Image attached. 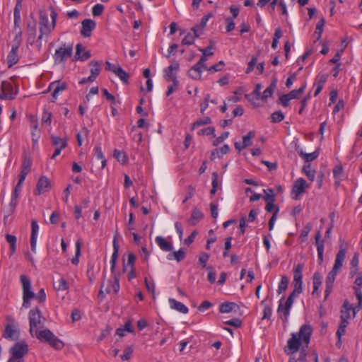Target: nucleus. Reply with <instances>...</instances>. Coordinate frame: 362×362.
<instances>
[{
  "label": "nucleus",
  "mask_w": 362,
  "mask_h": 362,
  "mask_svg": "<svg viewBox=\"0 0 362 362\" xmlns=\"http://www.w3.org/2000/svg\"><path fill=\"white\" fill-rule=\"evenodd\" d=\"M5 238L10 246L9 256L11 257L16 251L17 238L15 235L6 234Z\"/></svg>",
  "instance_id": "7c9ffc66"
},
{
  "label": "nucleus",
  "mask_w": 362,
  "mask_h": 362,
  "mask_svg": "<svg viewBox=\"0 0 362 362\" xmlns=\"http://www.w3.org/2000/svg\"><path fill=\"white\" fill-rule=\"evenodd\" d=\"M313 226L310 223H307L302 229L299 236L300 242H304L307 239L309 233L312 230Z\"/></svg>",
  "instance_id": "37998d69"
},
{
  "label": "nucleus",
  "mask_w": 362,
  "mask_h": 362,
  "mask_svg": "<svg viewBox=\"0 0 362 362\" xmlns=\"http://www.w3.org/2000/svg\"><path fill=\"white\" fill-rule=\"evenodd\" d=\"M288 282H289V280H288V277H286V276H281V281L279 284L278 290H277V292L279 294L282 293L287 289Z\"/></svg>",
  "instance_id": "a18cd8bd"
},
{
  "label": "nucleus",
  "mask_w": 362,
  "mask_h": 362,
  "mask_svg": "<svg viewBox=\"0 0 362 362\" xmlns=\"http://www.w3.org/2000/svg\"><path fill=\"white\" fill-rule=\"evenodd\" d=\"M255 136V132L254 131H250L247 135L244 136L243 138V147H248L252 145V139Z\"/></svg>",
  "instance_id": "3c124183"
},
{
  "label": "nucleus",
  "mask_w": 362,
  "mask_h": 362,
  "mask_svg": "<svg viewBox=\"0 0 362 362\" xmlns=\"http://www.w3.org/2000/svg\"><path fill=\"white\" fill-rule=\"evenodd\" d=\"M32 166V160L31 158L25 156L23 158V160L21 165V170L19 174V179L21 180V182H24L27 175L30 173V168Z\"/></svg>",
  "instance_id": "6ab92c4d"
},
{
  "label": "nucleus",
  "mask_w": 362,
  "mask_h": 362,
  "mask_svg": "<svg viewBox=\"0 0 362 362\" xmlns=\"http://www.w3.org/2000/svg\"><path fill=\"white\" fill-rule=\"evenodd\" d=\"M272 308L269 305H266L263 310L262 320H264V319L269 320L272 317Z\"/></svg>",
  "instance_id": "774afa93"
},
{
  "label": "nucleus",
  "mask_w": 362,
  "mask_h": 362,
  "mask_svg": "<svg viewBox=\"0 0 362 362\" xmlns=\"http://www.w3.org/2000/svg\"><path fill=\"white\" fill-rule=\"evenodd\" d=\"M51 140L55 148L59 147L60 148H64L67 146L66 138H60L59 136L52 135Z\"/></svg>",
  "instance_id": "f704fd0d"
},
{
  "label": "nucleus",
  "mask_w": 362,
  "mask_h": 362,
  "mask_svg": "<svg viewBox=\"0 0 362 362\" xmlns=\"http://www.w3.org/2000/svg\"><path fill=\"white\" fill-rule=\"evenodd\" d=\"M115 158L121 163L124 164L127 162L128 158L124 152L115 149L114 151Z\"/></svg>",
  "instance_id": "de8ad7c7"
},
{
  "label": "nucleus",
  "mask_w": 362,
  "mask_h": 362,
  "mask_svg": "<svg viewBox=\"0 0 362 362\" xmlns=\"http://www.w3.org/2000/svg\"><path fill=\"white\" fill-rule=\"evenodd\" d=\"M22 284V307L27 309L30 307L31 300L36 298L39 303H44L46 300V293L44 288H41L37 294L32 290L31 281L29 278L23 274L20 276Z\"/></svg>",
  "instance_id": "f03ea898"
},
{
  "label": "nucleus",
  "mask_w": 362,
  "mask_h": 362,
  "mask_svg": "<svg viewBox=\"0 0 362 362\" xmlns=\"http://www.w3.org/2000/svg\"><path fill=\"white\" fill-rule=\"evenodd\" d=\"M135 259V255L133 253H129L127 256V263L124 265V270L126 269L127 267H134Z\"/></svg>",
  "instance_id": "0e129e2a"
},
{
  "label": "nucleus",
  "mask_w": 362,
  "mask_h": 362,
  "mask_svg": "<svg viewBox=\"0 0 362 362\" xmlns=\"http://www.w3.org/2000/svg\"><path fill=\"white\" fill-rule=\"evenodd\" d=\"M28 352V346L25 341L16 342L10 349L11 356L7 362H16L22 358Z\"/></svg>",
  "instance_id": "6e6552de"
},
{
  "label": "nucleus",
  "mask_w": 362,
  "mask_h": 362,
  "mask_svg": "<svg viewBox=\"0 0 362 362\" xmlns=\"http://www.w3.org/2000/svg\"><path fill=\"white\" fill-rule=\"evenodd\" d=\"M266 195L264 196V199L267 202V203L269 202H274V191L272 189H268V190H264Z\"/></svg>",
  "instance_id": "e2e57ef3"
},
{
  "label": "nucleus",
  "mask_w": 362,
  "mask_h": 362,
  "mask_svg": "<svg viewBox=\"0 0 362 362\" xmlns=\"http://www.w3.org/2000/svg\"><path fill=\"white\" fill-rule=\"evenodd\" d=\"M17 204H18V197L11 196L10 203H9L8 206L6 211V214L5 216V218L8 217L10 215H11L14 212Z\"/></svg>",
  "instance_id": "a19ab883"
},
{
  "label": "nucleus",
  "mask_w": 362,
  "mask_h": 362,
  "mask_svg": "<svg viewBox=\"0 0 362 362\" xmlns=\"http://www.w3.org/2000/svg\"><path fill=\"white\" fill-rule=\"evenodd\" d=\"M81 244L79 240L76 243V254L75 257L71 259V263L77 265L79 262V256L81 255Z\"/></svg>",
  "instance_id": "6e6d98bb"
},
{
  "label": "nucleus",
  "mask_w": 362,
  "mask_h": 362,
  "mask_svg": "<svg viewBox=\"0 0 362 362\" xmlns=\"http://www.w3.org/2000/svg\"><path fill=\"white\" fill-rule=\"evenodd\" d=\"M236 307L237 305L235 303L226 302L221 304L219 310L222 313H228L233 310Z\"/></svg>",
  "instance_id": "ea45409f"
},
{
  "label": "nucleus",
  "mask_w": 362,
  "mask_h": 362,
  "mask_svg": "<svg viewBox=\"0 0 362 362\" xmlns=\"http://www.w3.org/2000/svg\"><path fill=\"white\" fill-rule=\"evenodd\" d=\"M230 150L229 146L227 144H224L223 146H221L219 148H216L215 151L212 152L211 153V158H216V153L217 154V156L218 158L222 157L223 155L228 153Z\"/></svg>",
  "instance_id": "79ce46f5"
},
{
  "label": "nucleus",
  "mask_w": 362,
  "mask_h": 362,
  "mask_svg": "<svg viewBox=\"0 0 362 362\" xmlns=\"http://www.w3.org/2000/svg\"><path fill=\"white\" fill-rule=\"evenodd\" d=\"M39 231V226L35 220L31 221L30 247L33 252H36L37 239Z\"/></svg>",
  "instance_id": "aec40b11"
},
{
  "label": "nucleus",
  "mask_w": 362,
  "mask_h": 362,
  "mask_svg": "<svg viewBox=\"0 0 362 362\" xmlns=\"http://www.w3.org/2000/svg\"><path fill=\"white\" fill-rule=\"evenodd\" d=\"M180 68V64L177 61H173L169 66L164 69V78L168 81H173L175 86L179 85V81L177 78L176 72Z\"/></svg>",
  "instance_id": "ddd939ff"
},
{
  "label": "nucleus",
  "mask_w": 362,
  "mask_h": 362,
  "mask_svg": "<svg viewBox=\"0 0 362 362\" xmlns=\"http://www.w3.org/2000/svg\"><path fill=\"white\" fill-rule=\"evenodd\" d=\"M155 241L160 249L165 252H170L173 250V245L172 243L166 240L163 236H157L155 238Z\"/></svg>",
  "instance_id": "393cba45"
},
{
  "label": "nucleus",
  "mask_w": 362,
  "mask_h": 362,
  "mask_svg": "<svg viewBox=\"0 0 362 362\" xmlns=\"http://www.w3.org/2000/svg\"><path fill=\"white\" fill-rule=\"evenodd\" d=\"M276 87V81H274L271 84L264 90L261 96V100H267L269 98L272 97L274 90Z\"/></svg>",
  "instance_id": "473e14b6"
},
{
  "label": "nucleus",
  "mask_w": 362,
  "mask_h": 362,
  "mask_svg": "<svg viewBox=\"0 0 362 362\" xmlns=\"http://www.w3.org/2000/svg\"><path fill=\"white\" fill-rule=\"evenodd\" d=\"M18 94V88L13 87V84L7 81H4L1 83L0 91V99L13 100Z\"/></svg>",
  "instance_id": "1a4fd4ad"
},
{
  "label": "nucleus",
  "mask_w": 362,
  "mask_h": 362,
  "mask_svg": "<svg viewBox=\"0 0 362 362\" xmlns=\"http://www.w3.org/2000/svg\"><path fill=\"white\" fill-rule=\"evenodd\" d=\"M322 276L320 273L315 272L313 276V291L312 294H318V290L322 284Z\"/></svg>",
  "instance_id": "2f4dec72"
},
{
  "label": "nucleus",
  "mask_w": 362,
  "mask_h": 362,
  "mask_svg": "<svg viewBox=\"0 0 362 362\" xmlns=\"http://www.w3.org/2000/svg\"><path fill=\"white\" fill-rule=\"evenodd\" d=\"M89 130L87 127H83L80 132L76 134V139L78 146H81L83 144V137H88L89 135Z\"/></svg>",
  "instance_id": "49530a36"
},
{
  "label": "nucleus",
  "mask_w": 362,
  "mask_h": 362,
  "mask_svg": "<svg viewBox=\"0 0 362 362\" xmlns=\"http://www.w3.org/2000/svg\"><path fill=\"white\" fill-rule=\"evenodd\" d=\"M104 10V6L100 4H95L92 9V13L94 16H100Z\"/></svg>",
  "instance_id": "052dcab7"
},
{
  "label": "nucleus",
  "mask_w": 362,
  "mask_h": 362,
  "mask_svg": "<svg viewBox=\"0 0 362 362\" xmlns=\"http://www.w3.org/2000/svg\"><path fill=\"white\" fill-rule=\"evenodd\" d=\"M305 88V85H303L298 89H294L291 90L289 93H288V95L291 100L299 98L300 94H302L304 92Z\"/></svg>",
  "instance_id": "4d7b16f0"
},
{
  "label": "nucleus",
  "mask_w": 362,
  "mask_h": 362,
  "mask_svg": "<svg viewBox=\"0 0 362 362\" xmlns=\"http://www.w3.org/2000/svg\"><path fill=\"white\" fill-rule=\"evenodd\" d=\"M284 298H281L279 300V305L278 307L277 312L280 315V317L284 322H287L290 315V310L292 307V304L285 301L283 303Z\"/></svg>",
  "instance_id": "dca6fc26"
},
{
  "label": "nucleus",
  "mask_w": 362,
  "mask_h": 362,
  "mask_svg": "<svg viewBox=\"0 0 362 362\" xmlns=\"http://www.w3.org/2000/svg\"><path fill=\"white\" fill-rule=\"evenodd\" d=\"M19 331L18 329L13 325H7L5 327V329L3 332V337L9 340H16L18 338Z\"/></svg>",
  "instance_id": "412c9836"
},
{
  "label": "nucleus",
  "mask_w": 362,
  "mask_h": 362,
  "mask_svg": "<svg viewBox=\"0 0 362 362\" xmlns=\"http://www.w3.org/2000/svg\"><path fill=\"white\" fill-rule=\"evenodd\" d=\"M125 84L129 83V75L121 67L115 74Z\"/></svg>",
  "instance_id": "09e8293b"
},
{
  "label": "nucleus",
  "mask_w": 362,
  "mask_h": 362,
  "mask_svg": "<svg viewBox=\"0 0 362 362\" xmlns=\"http://www.w3.org/2000/svg\"><path fill=\"white\" fill-rule=\"evenodd\" d=\"M303 264H298L293 270V286L296 291H303Z\"/></svg>",
  "instance_id": "4468645a"
},
{
  "label": "nucleus",
  "mask_w": 362,
  "mask_h": 362,
  "mask_svg": "<svg viewBox=\"0 0 362 362\" xmlns=\"http://www.w3.org/2000/svg\"><path fill=\"white\" fill-rule=\"evenodd\" d=\"M229 136V132H225L222 133L218 137H217L214 141V146H218L221 143H222L225 139H226Z\"/></svg>",
  "instance_id": "680f3d73"
},
{
  "label": "nucleus",
  "mask_w": 362,
  "mask_h": 362,
  "mask_svg": "<svg viewBox=\"0 0 362 362\" xmlns=\"http://www.w3.org/2000/svg\"><path fill=\"white\" fill-rule=\"evenodd\" d=\"M30 127L31 130L32 141L34 144H37L40 138L41 132L38 127V119L35 116H30Z\"/></svg>",
  "instance_id": "2eb2a0df"
},
{
  "label": "nucleus",
  "mask_w": 362,
  "mask_h": 362,
  "mask_svg": "<svg viewBox=\"0 0 362 362\" xmlns=\"http://www.w3.org/2000/svg\"><path fill=\"white\" fill-rule=\"evenodd\" d=\"M96 23L91 19H85L81 23V34L85 37L91 35L93 30L95 28Z\"/></svg>",
  "instance_id": "f3484780"
},
{
  "label": "nucleus",
  "mask_w": 362,
  "mask_h": 362,
  "mask_svg": "<svg viewBox=\"0 0 362 362\" xmlns=\"http://www.w3.org/2000/svg\"><path fill=\"white\" fill-rule=\"evenodd\" d=\"M185 257V252L183 249L180 248L179 250L169 253L167 255L168 260L175 259L177 262H180Z\"/></svg>",
  "instance_id": "72a5a7b5"
},
{
  "label": "nucleus",
  "mask_w": 362,
  "mask_h": 362,
  "mask_svg": "<svg viewBox=\"0 0 362 362\" xmlns=\"http://www.w3.org/2000/svg\"><path fill=\"white\" fill-rule=\"evenodd\" d=\"M36 34L37 30L35 25L28 28V36L27 40L28 43L33 45L35 42Z\"/></svg>",
  "instance_id": "5fc2aeb1"
},
{
  "label": "nucleus",
  "mask_w": 362,
  "mask_h": 362,
  "mask_svg": "<svg viewBox=\"0 0 362 362\" xmlns=\"http://www.w3.org/2000/svg\"><path fill=\"white\" fill-rule=\"evenodd\" d=\"M73 52V45H65L58 47L53 55V58L55 64L64 63L72 54Z\"/></svg>",
  "instance_id": "0eeeda50"
},
{
  "label": "nucleus",
  "mask_w": 362,
  "mask_h": 362,
  "mask_svg": "<svg viewBox=\"0 0 362 362\" xmlns=\"http://www.w3.org/2000/svg\"><path fill=\"white\" fill-rule=\"evenodd\" d=\"M170 306L172 309H174L181 313L187 314L188 313V308L182 303L176 300L174 298L169 299Z\"/></svg>",
  "instance_id": "bb28decb"
},
{
  "label": "nucleus",
  "mask_w": 362,
  "mask_h": 362,
  "mask_svg": "<svg viewBox=\"0 0 362 362\" xmlns=\"http://www.w3.org/2000/svg\"><path fill=\"white\" fill-rule=\"evenodd\" d=\"M90 66V75L89 79L95 81L101 71V64L99 62L92 61L89 63Z\"/></svg>",
  "instance_id": "c85d7f7f"
},
{
  "label": "nucleus",
  "mask_w": 362,
  "mask_h": 362,
  "mask_svg": "<svg viewBox=\"0 0 362 362\" xmlns=\"http://www.w3.org/2000/svg\"><path fill=\"white\" fill-rule=\"evenodd\" d=\"M203 216V213L199 209L195 207L192 211V215L190 218L188 220V223L192 226L196 225L202 219Z\"/></svg>",
  "instance_id": "c756f323"
},
{
  "label": "nucleus",
  "mask_w": 362,
  "mask_h": 362,
  "mask_svg": "<svg viewBox=\"0 0 362 362\" xmlns=\"http://www.w3.org/2000/svg\"><path fill=\"white\" fill-rule=\"evenodd\" d=\"M207 58L205 56H202L200 59L196 63L189 71V76L194 79L199 80L201 78L202 73L207 69L206 62Z\"/></svg>",
  "instance_id": "9d476101"
},
{
  "label": "nucleus",
  "mask_w": 362,
  "mask_h": 362,
  "mask_svg": "<svg viewBox=\"0 0 362 362\" xmlns=\"http://www.w3.org/2000/svg\"><path fill=\"white\" fill-rule=\"evenodd\" d=\"M321 232L319 230L315 235V245L317 246V257L320 264L323 262L324 240L321 239Z\"/></svg>",
  "instance_id": "5701e85b"
},
{
  "label": "nucleus",
  "mask_w": 362,
  "mask_h": 362,
  "mask_svg": "<svg viewBox=\"0 0 362 362\" xmlns=\"http://www.w3.org/2000/svg\"><path fill=\"white\" fill-rule=\"evenodd\" d=\"M51 185L49 179L45 176L40 177L36 187V194L40 195L49 191Z\"/></svg>",
  "instance_id": "a211bd4d"
},
{
  "label": "nucleus",
  "mask_w": 362,
  "mask_h": 362,
  "mask_svg": "<svg viewBox=\"0 0 362 362\" xmlns=\"http://www.w3.org/2000/svg\"><path fill=\"white\" fill-rule=\"evenodd\" d=\"M91 54L90 51L86 50L85 47L81 44H78L76 46L75 59L86 61L90 57Z\"/></svg>",
  "instance_id": "4be33fe9"
},
{
  "label": "nucleus",
  "mask_w": 362,
  "mask_h": 362,
  "mask_svg": "<svg viewBox=\"0 0 362 362\" xmlns=\"http://www.w3.org/2000/svg\"><path fill=\"white\" fill-rule=\"evenodd\" d=\"M211 123V119L209 117H204L195 121L192 124V128L194 129L198 127L204 126Z\"/></svg>",
  "instance_id": "864d4df0"
},
{
  "label": "nucleus",
  "mask_w": 362,
  "mask_h": 362,
  "mask_svg": "<svg viewBox=\"0 0 362 362\" xmlns=\"http://www.w3.org/2000/svg\"><path fill=\"white\" fill-rule=\"evenodd\" d=\"M18 46H12L11 51L7 56V64L8 67H11L16 64L19 60L18 56Z\"/></svg>",
  "instance_id": "a878e982"
},
{
  "label": "nucleus",
  "mask_w": 362,
  "mask_h": 362,
  "mask_svg": "<svg viewBox=\"0 0 362 362\" xmlns=\"http://www.w3.org/2000/svg\"><path fill=\"white\" fill-rule=\"evenodd\" d=\"M119 276V273L114 274V275H112L113 280H109L105 288L104 284L101 286L100 294H103L104 291L106 293H117L120 288Z\"/></svg>",
  "instance_id": "9b49d317"
},
{
  "label": "nucleus",
  "mask_w": 362,
  "mask_h": 362,
  "mask_svg": "<svg viewBox=\"0 0 362 362\" xmlns=\"http://www.w3.org/2000/svg\"><path fill=\"white\" fill-rule=\"evenodd\" d=\"M196 38V36L192 32H189L182 40V45H191L194 42Z\"/></svg>",
  "instance_id": "8fccbe9b"
},
{
  "label": "nucleus",
  "mask_w": 362,
  "mask_h": 362,
  "mask_svg": "<svg viewBox=\"0 0 362 362\" xmlns=\"http://www.w3.org/2000/svg\"><path fill=\"white\" fill-rule=\"evenodd\" d=\"M348 325V320L341 319V322L337 332V335L339 339L346 333V328L347 327Z\"/></svg>",
  "instance_id": "c03bdc74"
},
{
  "label": "nucleus",
  "mask_w": 362,
  "mask_h": 362,
  "mask_svg": "<svg viewBox=\"0 0 362 362\" xmlns=\"http://www.w3.org/2000/svg\"><path fill=\"white\" fill-rule=\"evenodd\" d=\"M351 310V307L349 305V301L348 300H345L344 304H343L342 308L341 310L340 318L349 320V319L351 317V315H350Z\"/></svg>",
  "instance_id": "e433bc0d"
},
{
  "label": "nucleus",
  "mask_w": 362,
  "mask_h": 362,
  "mask_svg": "<svg viewBox=\"0 0 362 362\" xmlns=\"http://www.w3.org/2000/svg\"><path fill=\"white\" fill-rule=\"evenodd\" d=\"M309 187L306 180L302 177L297 179L293 185L291 195L293 199L298 200L300 196L305 192V189Z\"/></svg>",
  "instance_id": "f8f14e48"
},
{
  "label": "nucleus",
  "mask_w": 362,
  "mask_h": 362,
  "mask_svg": "<svg viewBox=\"0 0 362 362\" xmlns=\"http://www.w3.org/2000/svg\"><path fill=\"white\" fill-rule=\"evenodd\" d=\"M54 288L56 291H64L69 289L67 281L64 278H60L54 283Z\"/></svg>",
  "instance_id": "c9c22d12"
},
{
  "label": "nucleus",
  "mask_w": 362,
  "mask_h": 362,
  "mask_svg": "<svg viewBox=\"0 0 362 362\" xmlns=\"http://www.w3.org/2000/svg\"><path fill=\"white\" fill-rule=\"evenodd\" d=\"M45 318L42 316V314L38 307H35L31 309L29 312V323H30V332L32 336H34V332L36 333V330L40 331Z\"/></svg>",
  "instance_id": "423d86ee"
},
{
  "label": "nucleus",
  "mask_w": 362,
  "mask_h": 362,
  "mask_svg": "<svg viewBox=\"0 0 362 362\" xmlns=\"http://www.w3.org/2000/svg\"><path fill=\"white\" fill-rule=\"evenodd\" d=\"M303 172L305 174L310 181L313 182L315 180V170L312 168L310 163L303 166Z\"/></svg>",
  "instance_id": "58836bf2"
},
{
  "label": "nucleus",
  "mask_w": 362,
  "mask_h": 362,
  "mask_svg": "<svg viewBox=\"0 0 362 362\" xmlns=\"http://www.w3.org/2000/svg\"><path fill=\"white\" fill-rule=\"evenodd\" d=\"M312 334V327L308 324L303 325L298 332L291 334L284 347V352L287 355H293L300 350L307 349Z\"/></svg>",
  "instance_id": "f257e3e1"
},
{
  "label": "nucleus",
  "mask_w": 362,
  "mask_h": 362,
  "mask_svg": "<svg viewBox=\"0 0 362 362\" xmlns=\"http://www.w3.org/2000/svg\"><path fill=\"white\" fill-rule=\"evenodd\" d=\"M34 336L40 341L47 343L52 347L57 350L62 349L64 346L63 341L48 329L40 331L36 330V333L34 334Z\"/></svg>",
  "instance_id": "39448f33"
},
{
  "label": "nucleus",
  "mask_w": 362,
  "mask_h": 362,
  "mask_svg": "<svg viewBox=\"0 0 362 362\" xmlns=\"http://www.w3.org/2000/svg\"><path fill=\"white\" fill-rule=\"evenodd\" d=\"M52 112L44 110L42 115V123L47 125H50L52 123Z\"/></svg>",
  "instance_id": "13d9d810"
},
{
  "label": "nucleus",
  "mask_w": 362,
  "mask_h": 362,
  "mask_svg": "<svg viewBox=\"0 0 362 362\" xmlns=\"http://www.w3.org/2000/svg\"><path fill=\"white\" fill-rule=\"evenodd\" d=\"M50 17L52 23H49V18L47 14L40 13V32L37 40H36L37 46L40 49L42 46L41 40L44 35H48L55 28L57 13L54 8L50 9Z\"/></svg>",
  "instance_id": "20e7f679"
},
{
  "label": "nucleus",
  "mask_w": 362,
  "mask_h": 362,
  "mask_svg": "<svg viewBox=\"0 0 362 362\" xmlns=\"http://www.w3.org/2000/svg\"><path fill=\"white\" fill-rule=\"evenodd\" d=\"M298 153L300 156H301L304 159V160L308 163L315 160L319 156V152L317 151H315L314 152L310 153H304L303 150H300L298 151Z\"/></svg>",
  "instance_id": "4c0bfd02"
},
{
  "label": "nucleus",
  "mask_w": 362,
  "mask_h": 362,
  "mask_svg": "<svg viewBox=\"0 0 362 362\" xmlns=\"http://www.w3.org/2000/svg\"><path fill=\"white\" fill-rule=\"evenodd\" d=\"M325 21L324 19H321L318 21L317 25H316V28H315V34L317 35V40H320L321 36H322V33L323 32V28H324V25H325Z\"/></svg>",
  "instance_id": "bf43d9fd"
},
{
  "label": "nucleus",
  "mask_w": 362,
  "mask_h": 362,
  "mask_svg": "<svg viewBox=\"0 0 362 362\" xmlns=\"http://www.w3.org/2000/svg\"><path fill=\"white\" fill-rule=\"evenodd\" d=\"M284 117V114L281 110L275 111L271 115L272 122L274 123H278L283 121Z\"/></svg>",
  "instance_id": "603ef678"
},
{
  "label": "nucleus",
  "mask_w": 362,
  "mask_h": 362,
  "mask_svg": "<svg viewBox=\"0 0 362 362\" xmlns=\"http://www.w3.org/2000/svg\"><path fill=\"white\" fill-rule=\"evenodd\" d=\"M327 79V76L325 74H322L321 76H317L316 78V81L314 83V87H315V90L314 93V96L316 97L322 90L326 81Z\"/></svg>",
  "instance_id": "cd10ccee"
},
{
  "label": "nucleus",
  "mask_w": 362,
  "mask_h": 362,
  "mask_svg": "<svg viewBox=\"0 0 362 362\" xmlns=\"http://www.w3.org/2000/svg\"><path fill=\"white\" fill-rule=\"evenodd\" d=\"M356 297L358 301V311L362 308V291L359 288H355Z\"/></svg>",
  "instance_id": "69168bd1"
},
{
  "label": "nucleus",
  "mask_w": 362,
  "mask_h": 362,
  "mask_svg": "<svg viewBox=\"0 0 362 362\" xmlns=\"http://www.w3.org/2000/svg\"><path fill=\"white\" fill-rule=\"evenodd\" d=\"M132 352H133V349L131 346H128L127 348H126L124 351L123 354L121 356L122 360L127 361V360L130 359Z\"/></svg>",
  "instance_id": "338daca9"
},
{
  "label": "nucleus",
  "mask_w": 362,
  "mask_h": 362,
  "mask_svg": "<svg viewBox=\"0 0 362 362\" xmlns=\"http://www.w3.org/2000/svg\"><path fill=\"white\" fill-rule=\"evenodd\" d=\"M346 250L344 248H340L338 252L336 255V258L334 261V266L332 270L328 273L326 277V288L325 291V298H327L330 295L332 288L334 286V282L335 281L336 276L343 266V263L345 259Z\"/></svg>",
  "instance_id": "7ed1b4c3"
},
{
  "label": "nucleus",
  "mask_w": 362,
  "mask_h": 362,
  "mask_svg": "<svg viewBox=\"0 0 362 362\" xmlns=\"http://www.w3.org/2000/svg\"><path fill=\"white\" fill-rule=\"evenodd\" d=\"M66 88V85L64 82L56 81L51 83L49 86V89L52 90V97L57 99L59 94Z\"/></svg>",
  "instance_id": "b1692460"
}]
</instances>
